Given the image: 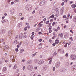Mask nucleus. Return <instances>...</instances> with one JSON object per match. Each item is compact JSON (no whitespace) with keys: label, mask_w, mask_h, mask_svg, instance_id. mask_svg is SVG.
<instances>
[{"label":"nucleus","mask_w":76,"mask_h":76,"mask_svg":"<svg viewBox=\"0 0 76 76\" xmlns=\"http://www.w3.org/2000/svg\"><path fill=\"white\" fill-rule=\"evenodd\" d=\"M70 58L72 60H75L76 59V56L75 55L72 54L70 56Z\"/></svg>","instance_id":"obj_1"},{"label":"nucleus","mask_w":76,"mask_h":76,"mask_svg":"<svg viewBox=\"0 0 76 76\" xmlns=\"http://www.w3.org/2000/svg\"><path fill=\"white\" fill-rule=\"evenodd\" d=\"M26 9L27 10H30L32 9L31 6V5H27L25 7Z\"/></svg>","instance_id":"obj_2"},{"label":"nucleus","mask_w":76,"mask_h":76,"mask_svg":"<svg viewBox=\"0 0 76 76\" xmlns=\"http://www.w3.org/2000/svg\"><path fill=\"white\" fill-rule=\"evenodd\" d=\"M33 69V66H32L31 65H29L28 67H27V69L28 70H32Z\"/></svg>","instance_id":"obj_3"},{"label":"nucleus","mask_w":76,"mask_h":76,"mask_svg":"<svg viewBox=\"0 0 76 76\" xmlns=\"http://www.w3.org/2000/svg\"><path fill=\"white\" fill-rule=\"evenodd\" d=\"M4 50H9L10 49V48L8 45H6L4 47Z\"/></svg>","instance_id":"obj_4"},{"label":"nucleus","mask_w":76,"mask_h":76,"mask_svg":"<svg viewBox=\"0 0 76 76\" xmlns=\"http://www.w3.org/2000/svg\"><path fill=\"white\" fill-rule=\"evenodd\" d=\"M14 12H15V9H12L10 10V13L11 15H13L14 14Z\"/></svg>","instance_id":"obj_5"},{"label":"nucleus","mask_w":76,"mask_h":76,"mask_svg":"<svg viewBox=\"0 0 76 76\" xmlns=\"http://www.w3.org/2000/svg\"><path fill=\"white\" fill-rule=\"evenodd\" d=\"M8 36L11 37L12 36V30H9L8 31Z\"/></svg>","instance_id":"obj_6"},{"label":"nucleus","mask_w":76,"mask_h":76,"mask_svg":"<svg viewBox=\"0 0 76 76\" xmlns=\"http://www.w3.org/2000/svg\"><path fill=\"white\" fill-rule=\"evenodd\" d=\"M71 69L72 70H76V65L73 66H72Z\"/></svg>","instance_id":"obj_7"},{"label":"nucleus","mask_w":76,"mask_h":76,"mask_svg":"<svg viewBox=\"0 0 76 76\" xmlns=\"http://www.w3.org/2000/svg\"><path fill=\"white\" fill-rule=\"evenodd\" d=\"M44 61L41 60L38 63V64L41 65V64H43V63H44Z\"/></svg>","instance_id":"obj_8"},{"label":"nucleus","mask_w":76,"mask_h":76,"mask_svg":"<svg viewBox=\"0 0 76 76\" xmlns=\"http://www.w3.org/2000/svg\"><path fill=\"white\" fill-rule=\"evenodd\" d=\"M56 67L57 68L59 66H60V62H58L57 64H56Z\"/></svg>","instance_id":"obj_9"},{"label":"nucleus","mask_w":76,"mask_h":76,"mask_svg":"<svg viewBox=\"0 0 76 76\" xmlns=\"http://www.w3.org/2000/svg\"><path fill=\"white\" fill-rule=\"evenodd\" d=\"M60 72H65L66 71V69L64 68L62 69H61L60 70Z\"/></svg>","instance_id":"obj_10"},{"label":"nucleus","mask_w":76,"mask_h":76,"mask_svg":"<svg viewBox=\"0 0 76 76\" xmlns=\"http://www.w3.org/2000/svg\"><path fill=\"white\" fill-rule=\"evenodd\" d=\"M45 4V1H42V2H41L40 3V6H42V5H44Z\"/></svg>","instance_id":"obj_11"},{"label":"nucleus","mask_w":76,"mask_h":76,"mask_svg":"<svg viewBox=\"0 0 76 76\" xmlns=\"http://www.w3.org/2000/svg\"><path fill=\"white\" fill-rule=\"evenodd\" d=\"M7 71V67H4L2 71L4 72H6V71Z\"/></svg>","instance_id":"obj_12"},{"label":"nucleus","mask_w":76,"mask_h":76,"mask_svg":"<svg viewBox=\"0 0 76 76\" xmlns=\"http://www.w3.org/2000/svg\"><path fill=\"white\" fill-rule=\"evenodd\" d=\"M36 75H37V74L34 72H32L31 74V76H36Z\"/></svg>","instance_id":"obj_13"},{"label":"nucleus","mask_w":76,"mask_h":76,"mask_svg":"<svg viewBox=\"0 0 76 76\" xmlns=\"http://www.w3.org/2000/svg\"><path fill=\"white\" fill-rule=\"evenodd\" d=\"M47 69V66H44L43 68V70L44 71H46Z\"/></svg>","instance_id":"obj_14"},{"label":"nucleus","mask_w":76,"mask_h":76,"mask_svg":"<svg viewBox=\"0 0 76 76\" xmlns=\"http://www.w3.org/2000/svg\"><path fill=\"white\" fill-rule=\"evenodd\" d=\"M5 33V30H2L1 31V34H3Z\"/></svg>","instance_id":"obj_15"},{"label":"nucleus","mask_w":76,"mask_h":76,"mask_svg":"<svg viewBox=\"0 0 76 76\" xmlns=\"http://www.w3.org/2000/svg\"><path fill=\"white\" fill-rule=\"evenodd\" d=\"M23 38V34H20L19 35V38L20 39H22Z\"/></svg>","instance_id":"obj_16"},{"label":"nucleus","mask_w":76,"mask_h":76,"mask_svg":"<svg viewBox=\"0 0 76 76\" xmlns=\"http://www.w3.org/2000/svg\"><path fill=\"white\" fill-rule=\"evenodd\" d=\"M17 26L18 28H20L22 26V23H19L17 25Z\"/></svg>","instance_id":"obj_17"},{"label":"nucleus","mask_w":76,"mask_h":76,"mask_svg":"<svg viewBox=\"0 0 76 76\" xmlns=\"http://www.w3.org/2000/svg\"><path fill=\"white\" fill-rule=\"evenodd\" d=\"M59 13H60L58 11H56V16H59Z\"/></svg>","instance_id":"obj_18"},{"label":"nucleus","mask_w":76,"mask_h":76,"mask_svg":"<svg viewBox=\"0 0 76 76\" xmlns=\"http://www.w3.org/2000/svg\"><path fill=\"white\" fill-rule=\"evenodd\" d=\"M34 61L36 63H37L39 61V60L38 59H35L34 60Z\"/></svg>","instance_id":"obj_19"},{"label":"nucleus","mask_w":76,"mask_h":76,"mask_svg":"<svg viewBox=\"0 0 76 76\" xmlns=\"http://www.w3.org/2000/svg\"><path fill=\"white\" fill-rule=\"evenodd\" d=\"M17 67V64H15L14 65V67H13V69H16Z\"/></svg>","instance_id":"obj_20"},{"label":"nucleus","mask_w":76,"mask_h":76,"mask_svg":"<svg viewBox=\"0 0 76 76\" xmlns=\"http://www.w3.org/2000/svg\"><path fill=\"white\" fill-rule=\"evenodd\" d=\"M64 11V9H63V8H62L61 9V12L62 13H61L62 15V14H63Z\"/></svg>","instance_id":"obj_21"},{"label":"nucleus","mask_w":76,"mask_h":76,"mask_svg":"<svg viewBox=\"0 0 76 76\" xmlns=\"http://www.w3.org/2000/svg\"><path fill=\"white\" fill-rule=\"evenodd\" d=\"M71 7L72 8H75V7H76V5L73 4L71 5Z\"/></svg>","instance_id":"obj_22"},{"label":"nucleus","mask_w":76,"mask_h":76,"mask_svg":"<svg viewBox=\"0 0 76 76\" xmlns=\"http://www.w3.org/2000/svg\"><path fill=\"white\" fill-rule=\"evenodd\" d=\"M39 15H42V14L43 13V11L41 10L39 12Z\"/></svg>","instance_id":"obj_23"},{"label":"nucleus","mask_w":76,"mask_h":76,"mask_svg":"<svg viewBox=\"0 0 76 76\" xmlns=\"http://www.w3.org/2000/svg\"><path fill=\"white\" fill-rule=\"evenodd\" d=\"M73 20L75 22H76V16H75L74 17L73 19Z\"/></svg>","instance_id":"obj_24"},{"label":"nucleus","mask_w":76,"mask_h":76,"mask_svg":"<svg viewBox=\"0 0 76 76\" xmlns=\"http://www.w3.org/2000/svg\"><path fill=\"white\" fill-rule=\"evenodd\" d=\"M59 41V40L58 39H56L55 40V44H57L58 43V42Z\"/></svg>","instance_id":"obj_25"},{"label":"nucleus","mask_w":76,"mask_h":76,"mask_svg":"<svg viewBox=\"0 0 76 76\" xmlns=\"http://www.w3.org/2000/svg\"><path fill=\"white\" fill-rule=\"evenodd\" d=\"M32 63V62L31 60H29L28 61V64H31Z\"/></svg>","instance_id":"obj_26"},{"label":"nucleus","mask_w":76,"mask_h":76,"mask_svg":"<svg viewBox=\"0 0 76 76\" xmlns=\"http://www.w3.org/2000/svg\"><path fill=\"white\" fill-rule=\"evenodd\" d=\"M14 58V56H11L10 57V59L11 60H13V58Z\"/></svg>","instance_id":"obj_27"},{"label":"nucleus","mask_w":76,"mask_h":76,"mask_svg":"<svg viewBox=\"0 0 76 76\" xmlns=\"http://www.w3.org/2000/svg\"><path fill=\"white\" fill-rule=\"evenodd\" d=\"M58 51H60L61 53H64V50H63L60 49L58 50Z\"/></svg>","instance_id":"obj_28"},{"label":"nucleus","mask_w":76,"mask_h":76,"mask_svg":"<svg viewBox=\"0 0 76 76\" xmlns=\"http://www.w3.org/2000/svg\"><path fill=\"white\" fill-rule=\"evenodd\" d=\"M18 42L17 41V40H16L14 42L13 44H18Z\"/></svg>","instance_id":"obj_29"},{"label":"nucleus","mask_w":76,"mask_h":76,"mask_svg":"<svg viewBox=\"0 0 76 76\" xmlns=\"http://www.w3.org/2000/svg\"><path fill=\"white\" fill-rule=\"evenodd\" d=\"M42 45H39L38 47V48H39V49H40L41 48H42Z\"/></svg>","instance_id":"obj_30"},{"label":"nucleus","mask_w":76,"mask_h":76,"mask_svg":"<svg viewBox=\"0 0 76 76\" xmlns=\"http://www.w3.org/2000/svg\"><path fill=\"white\" fill-rule=\"evenodd\" d=\"M69 39L71 40V41H73V38L72 37H70Z\"/></svg>","instance_id":"obj_31"},{"label":"nucleus","mask_w":76,"mask_h":76,"mask_svg":"<svg viewBox=\"0 0 76 76\" xmlns=\"http://www.w3.org/2000/svg\"><path fill=\"white\" fill-rule=\"evenodd\" d=\"M56 55H57V52H55L53 54V56H56Z\"/></svg>","instance_id":"obj_32"},{"label":"nucleus","mask_w":76,"mask_h":76,"mask_svg":"<svg viewBox=\"0 0 76 76\" xmlns=\"http://www.w3.org/2000/svg\"><path fill=\"white\" fill-rule=\"evenodd\" d=\"M24 51V50L23 49H21L20 50V53H22L23 51Z\"/></svg>","instance_id":"obj_33"},{"label":"nucleus","mask_w":76,"mask_h":76,"mask_svg":"<svg viewBox=\"0 0 76 76\" xmlns=\"http://www.w3.org/2000/svg\"><path fill=\"white\" fill-rule=\"evenodd\" d=\"M4 40V39H0V42H3Z\"/></svg>","instance_id":"obj_34"},{"label":"nucleus","mask_w":76,"mask_h":76,"mask_svg":"<svg viewBox=\"0 0 76 76\" xmlns=\"http://www.w3.org/2000/svg\"><path fill=\"white\" fill-rule=\"evenodd\" d=\"M19 38V36H16L15 38V39H18V38Z\"/></svg>","instance_id":"obj_35"},{"label":"nucleus","mask_w":76,"mask_h":76,"mask_svg":"<svg viewBox=\"0 0 76 76\" xmlns=\"http://www.w3.org/2000/svg\"><path fill=\"white\" fill-rule=\"evenodd\" d=\"M36 54H37V52L35 53L34 54H32V57H34V56H35Z\"/></svg>","instance_id":"obj_36"},{"label":"nucleus","mask_w":76,"mask_h":76,"mask_svg":"<svg viewBox=\"0 0 76 76\" xmlns=\"http://www.w3.org/2000/svg\"><path fill=\"white\" fill-rule=\"evenodd\" d=\"M54 15H51L50 17V18H54Z\"/></svg>","instance_id":"obj_37"},{"label":"nucleus","mask_w":76,"mask_h":76,"mask_svg":"<svg viewBox=\"0 0 76 76\" xmlns=\"http://www.w3.org/2000/svg\"><path fill=\"white\" fill-rule=\"evenodd\" d=\"M39 26H40V27H41V26H42V24H41V23H40L39 24Z\"/></svg>","instance_id":"obj_38"},{"label":"nucleus","mask_w":76,"mask_h":76,"mask_svg":"<svg viewBox=\"0 0 76 76\" xmlns=\"http://www.w3.org/2000/svg\"><path fill=\"white\" fill-rule=\"evenodd\" d=\"M6 20H5V19L4 20H2V21H1V22L2 23H4V22H5V21Z\"/></svg>","instance_id":"obj_39"},{"label":"nucleus","mask_w":76,"mask_h":76,"mask_svg":"<svg viewBox=\"0 0 76 76\" xmlns=\"http://www.w3.org/2000/svg\"><path fill=\"white\" fill-rule=\"evenodd\" d=\"M31 39H33L34 38V36H33V35H31Z\"/></svg>","instance_id":"obj_40"},{"label":"nucleus","mask_w":76,"mask_h":76,"mask_svg":"<svg viewBox=\"0 0 76 76\" xmlns=\"http://www.w3.org/2000/svg\"><path fill=\"white\" fill-rule=\"evenodd\" d=\"M64 34L63 33H62L61 34L60 37H62L63 36Z\"/></svg>","instance_id":"obj_41"},{"label":"nucleus","mask_w":76,"mask_h":76,"mask_svg":"<svg viewBox=\"0 0 76 76\" xmlns=\"http://www.w3.org/2000/svg\"><path fill=\"white\" fill-rule=\"evenodd\" d=\"M52 61V60L50 59L49 61V64H51V63Z\"/></svg>","instance_id":"obj_42"},{"label":"nucleus","mask_w":76,"mask_h":76,"mask_svg":"<svg viewBox=\"0 0 76 76\" xmlns=\"http://www.w3.org/2000/svg\"><path fill=\"white\" fill-rule=\"evenodd\" d=\"M33 18V17L31 16L29 18V20H32Z\"/></svg>","instance_id":"obj_43"},{"label":"nucleus","mask_w":76,"mask_h":76,"mask_svg":"<svg viewBox=\"0 0 76 76\" xmlns=\"http://www.w3.org/2000/svg\"><path fill=\"white\" fill-rule=\"evenodd\" d=\"M19 0H15V3H16V2H19Z\"/></svg>","instance_id":"obj_44"},{"label":"nucleus","mask_w":76,"mask_h":76,"mask_svg":"<svg viewBox=\"0 0 76 76\" xmlns=\"http://www.w3.org/2000/svg\"><path fill=\"white\" fill-rule=\"evenodd\" d=\"M27 27H26L24 28V31H26L27 30Z\"/></svg>","instance_id":"obj_45"},{"label":"nucleus","mask_w":76,"mask_h":76,"mask_svg":"<svg viewBox=\"0 0 76 76\" xmlns=\"http://www.w3.org/2000/svg\"><path fill=\"white\" fill-rule=\"evenodd\" d=\"M69 56V54L67 53H66V54H65V56H66V57H68Z\"/></svg>","instance_id":"obj_46"},{"label":"nucleus","mask_w":76,"mask_h":76,"mask_svg":"<svg viewBox=\"0 0 76 76\" xmlns=\"http://www.w3.org/2000/svg\"><path fill=\"white\" fill-rule=\"evenodd\" d=\"M26 27H27V28H31V26H27Z\"/></svg>","instance_id":"obj_47"},{"label":"nucleus","mask_w":76,"mask_h":76,"mask_svg":"<svg viewBox=\"0 0 76 76\" xmlns=\"http://www.w3.org/2000/svg\"><path fill=\"white\" fill-rule=\"evenodd\" d=\"M22 13H20L19 15V16H22Z\"/></svg>","instance_id":"obj_48"},{"label":"nucleus","mask_w":76,"mask_h":76,"mask_svg":"<svg viewBox=\"0 0 76 76\" xmlns=\"http://www.w3.org/2000/svg\"><path fill=\"white\" fill-rule=\"evenodd\" d=\"M55 23H56V22H54L52 24V26H54V25H55Z\"/></svg>","instance_id":"obj_49"},{"label":"nucleus","mask_w":76,"mask_h":76,"mask_svg":"<svg viewBox=\"0 0 76 76\" xmlns=\"http://www.w3.org/2000/svg\"><path fill=\"white\" fill-rule=\"evenodd\" d=\"M66 66H68L69 65V63L68 62H66Z\"/></svg>","instance_id":"obj_50"},{"label":"nucleus","mask_w":76,"mask_h":76,"mask_svg":"<svg viewBox=\"0 0 76 76\" xmlns=\"http://www.w3.org/2000/svg\"><path fill=\"white\" fill-rule=\"evenodd\" d=\"M5 63H7L8 62H9V60H6L5 61Z\"/></svg>","instance_id":"obj_51"},{"label":"nucleus","mask_w":76,"mask_h":76,"mask_svg":"<svg viewBox=\"0 0 76 76\" xmlns=\"http://www.w3.org/2000/svg\"><path fill=\"white\" fill-rule=\"evenodd\" d=\"M52 40H51L50 39H49V42H52Z\"/></svg>","instance_id":"obj_52"},{"label":"nucleus","mask_w":76,"mask_h":76,"mask_svg":"<svg viewBox=\"0 0 76 76\" xmlns=\"http://www.w3.org/2000/svg\"><path fill=\"white\" fill-rule=\"evenodd\" d=\"M12 62H14L15 61V59L13 58L12 60H11Z\"/></svg>","instance_id":"obj_53"},{"label":"nucleus","mask_w":76,"mask_h":76,"mask_svg":"<svg viewBox=\"0 0 76 76\" xmlns=\"http://www.w3.org/2000/svg\"><path fill=\"white\" fill-rule=\"evenodd\" d=\"M55 70H56V68H55V67H53V71H55Z\"/></svg>","instance_id":"obj_54"},{"label":"nucleus","mask_w":76,"mask_h":76,"mask_svg":"<svg viewBox=\"0 0 76 76\" xmlns=\"http://www.w3.org/2000/svg\"><path fill=\"white\" fill-rule=\"evenodd\" d=\"M70 14H68L67 15L68 18H69V17H70Z\"/></svg>","instance_id":"obj_55"},{"label":"nucleus","mask_w":76,"mask_h":76,"mask_svg":"<svg viewBox=\"0 0 76 76\" xmlns=\"http://www.w3.org/2000/svg\"><path fill=\"white\" fill-rule=\"evenodd\" d=\"M35 10H34L33 12L32 13V14H34V13H35Z\"/></svg>","instance_id":"obj_56"},{"label":"nucleus","mask_w":76,"mask_h":76,"mask_svg":"<svg viewBox=\"0 0 76 76\" xmlns=\"http://www.w3.org/2000/svg\"><path fill=\"white\" fill-rule=\"evenodd\" d=\"M5 22H8V21L7 20L5 19Z\"/></svg>","instance_id":"obj_57"},{"label":"nucleus","mask_w":76,"mask_h":76,"mask_svg":"<svg viewBox=\"0 0 76 76\" xmlns=\"http://www.w3.org/2000/svg\"><path fill=\"white\" fill-rule=\"evenodd\" d=\"M23 19H24V17L21 18L20 19V20H23Z\"/></svg>","instance_id":"obj_58"},{"label":"nucleus","mask_w":76,"mask_h":76,"mask_svg":"<svg viewBox=\"0 0 76 76\" xmlns=\"http://www.w3.org/2000/svg\"><path fill=\"white\" fill-rule=\"evenodd\" d=\"M15 51L17 52H18V51H19V50H18V48H17V49H15Z\"/></svg>","instance_id":"obj_59"},{"label":"nucleus","mask_w":76,"mask_h":76,"mask_svg":"<svg viewBox=\"0 0 76 76\" xmlns=\"http://www.w3.org/2000/svg\"><path fill=\"white\" fill-rule=\"evenodd\" d=\"M52 32V30H50L49 31V33H51V32Z\"/></svg>","instance_id":"obj_60"},{"label":"nucleus","mask_w":76,"mask_h":76,"mask_svg":"<svg viewBox=\"0 0 76 76\" xmlns=\"http://www.w3.org/2000/svg\"><path fill=\"white\" fill-rule=\"evenodd\" d=\"M66 18V15H64L63 16V18Z\"/></svg>","instance_id":"obj_61"},{"label":"nucleus","mask_w":76,"mask_h":76,"mask_svg":"<svg viewBox=\"0 0 76 76\" xmlns=\"http://www.w3.org/2000/svg\"><path fill=\"white\" fill-rule=\"evenodd\" d=\"M64 2H62L61 4L62 6H64Z\"/></svg>","instance_id":"obj_62"},{"label":"nucleus","mask_w":76,"mask_h":76,"mask_svg":"<svg viewBox=\"0 0 76 76\" xmlns=\"http://www.w3.org/2000/svg\"><path fill=\"white\" fill-rule=\"evenodd\" d=\"M39 42H41V41H42V39H39Z\"/></svg>","instance_id":"obj_63"},{"label":"nucleus","mask_w":76,"mask_h":76,"mask_svg":"<svg viewBox=\"0 0 76 76\" xmlns=\"http://www.w3.org/2000/svg\"><path fill=\"white\" fill-rule=\"evenodd\" d=\"M49 23V21H48L46 22V24H48Z\"/></svg>","instance_id":"obj_64"}]
</instances>
